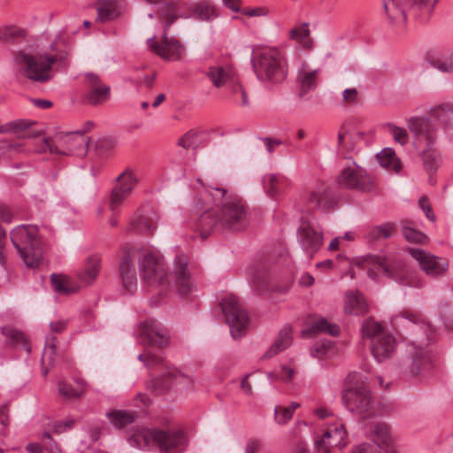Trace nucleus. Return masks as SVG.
I'll return each instance as SVG.
<instances>
[{
    "label": "nucleus",
    "instance_id": "55",
    "mask_svg": "<svg viewBox=\"0 0 453 453\" xmlns=\"http://www.w3.org/2000/svg\"><path fill=\"white\" fill-rule=\"evenodd\" d=\"M138 358L149 368L157 366L162 363V357L160 356L147 350L140 354Z\"/></svg>",
    "mask_w": 453,
    "mask_h": 453
},
{
    "label": "nucleus",
    "instance_id": "16",
    "mask_svg": "<svg viewBox=\"0 0 453 453\" xmlns=\"http://www.w3.org/2000/svg\"><path fill=\"white\" fill-rule=\"evenodd\" d=\"M140 341L143 345L162 349L169 344L167 329L157 319H147L140 325Z\"/></svg>",
    "mask_w": 453,
    "mask_h": 453
},
{
    "label": "nucleus",
    "instance_id": "33",
    "mask_svg": "<svg viewBox=\"0 0 453 453\" xmlns=\"http://www.w3.org/2000/svg\"><path fill=\"white\" fill-rule=\"evenodd\" d=\"M1 332L7 338V343L14 346L22 345L27 353L31 351V346L23 332L9 327H1Z\"/></svg>",
    "mask_w": 453,
    "mask_h": 453
},
{
    "label": "nucleus",
    "instance_id": "52",
    "mask_svg": "<svg viewBox=\"0 0 453 453\" xmlns=\"http://www.w3.org/2000/svg\"><path fill=\"white\" fill-rule=\"evenodd\" d=\"M171 374L175 381L174 386H179L180 389L189 388L194 384V379L191 376H188L179 370H172Z\"/></svg>",
    "mask_w": 453,
    "mask_h": 453
},
{
    "label": "nucleus",
    "instance_id": "5",
    "mask_svg": "<svg viewBox=\"0 0 453 453\" xmlns=\"http://www.w3.org/2000/svg\"><path fill=\"white\" fill-rule=\"evenodd\" d=\"M178 4L176 2L171 1L163 4L158 11V16L164 23L162 42L158 43L156 41V36H152L147 41L150 49L166 60H177L184 51L180 42L174 38L168 37L167 35L171 25L181 17L178 14Z\"/></svg>",
    "mask_w": 453,
    "mask_h": 453
},
{
    "label": "nucleus",
    "instance_id": "45",
    "mask_svg": "<svg viewBox=\"0 0 453 453\" xmlns=\"http://www.w3.org/2000/svg\"><path fill=\"white\" fill-rule=\"evenodd\" d=\"M26 31L16 26H4L0 27V42H14L18 38H23Z\"/></svg>",
    "mask_w": 453,
    "mask_h": 453
},
{
    "label": "nucleus",
    "instance_id": "36",
    "mask_svg": "<svg viewBox=\"0 0 453 453\" xmlns=\"http://www.w3.org/2000/svg\"><path fill=\"white\" fill-rule=\"evenodd\" d=\"M157 217L141 215L136 219L133 220L130 225L131 229H135L142 234H150L157 227Z\"/></svg>",
    "mask_w": 453,
    "mask_h": 453
},
{
    "label": "nucleus",
    "instance_id": "18",
    "mask_svg": "<svg viewBox=\"0 0 453 453\" xmlns=\"http://www.w3.org/2000/svg\"><path fill=\"white\" fill-rule=\"evenodd\" d=\"M347 432L342 424H331L320 438L315 441L319 453H330L334 448L342 449L347 445Z\"/></svg>",
    "mask_w": 453,
    "mask_h": 453
},
{
    "label": "nucleus",
    "instance_id": "38",
    "mask_svg": "<svg viewBox=\"0 0 453 453\" xmlns=\"http://www.w3.org/2000/svg\"><path fill=\"white\" fill-rule=\"evenodd\" d=\"M171 372L172 370H169L160 377L152 380V388L157 395H163L168 392L174 386L175 381L173 380V377H172Z\"/></svg>",
    "mask_w": 453,
    "mask_h": 453
},
{
    "label": "nucleus",
    "instance_id": "46",
    "mask_svg": "<svg viewBox=\"0 0 453 453\" xmlns=\"http://www.w3.org/2000/svg\"><path fill=\"white\" fill-rule=\"evenodd\" d=\"M193 14L203 21L210 20L217 16L214 6L208 2L197 4L193 10Z\"/></svg>",
    "mask_w": 453,
    "mask_h": 453
},
{
    "label": "nucleus",
    "instance_id": "11",
    "mask_svg": "<svg viewBox=\"0 0 453 453\" xmlns=\"http://www.w3.org/2000/svg\"><path fill=\"white\" fill-rule=\"evenodd\" d=\"M220 306L233 338H241L247 329L249 318L239 299L234 296H228L221 301Z\"/></svg>",
    "mask_w": 453,
    "mask_h": 453
},
{
    "label": "nucleus",
    "instance_id": "29",
    "mask_svg": "<svg viewBox=\"0 0 453 453\" xmlns=\"http://www.w3.org/2000/svg\"><path fill=\"white\" fill-rule=\"evenodd\" d=\"M328 334L332 336H337L340 328L336 324H330L326 319L319 318L311 323L306 330L303 331V334Z\"/></svg>",
    "mask_w": 453,
    "mask_h": 453
},
{
    "label": "nucleus",
    "instance_id": "57",
    "mask_svg": "<svg viewBox=\"0 0 453 453\" xmlns=\"http://www.w3.org/2000/svg\"><path fill=\"white\" fill-rule=\"evenodd\" d=\"M387 126L395 142H399L401 145L407 143L408 134L404 128L398 127L393 124H388Z\"/></svg>",
    "mask_w": 453,
    "mask_h": 453
},
{
    "label": "nucleus",
    "instance_id": "63",
    "mask_svg": "<svg viewBox=\"0 0 453 453\" xmlns=\"http://www.w3.org/2000/svg\"><path fill=\"white\" fill-rule=\"evenodd\" d=\"M68 324V320L59 319L50 323V330L53 333L60 334L65 330Z\"/></svg>",
    "mask_w": 453,
    "mask_h": 453
},
{
    "label": "nucleus",
    "instance_id": "7",
    "mask_svg": "<svg viewBox=\"0 0 453 453\" xmlns=\"http://www.w3.org/2000/svg\"><path fill=\"white\" fill-rule=\"evenodd\" d=\"M252 68L261 81L282 82L288 75V63L279 50L264 49L257 50L251 58Z\"/></svg>",
    "mask_w": 453,
    "mask_h": 453
},
{
    "label": "nucleus",
    "instance_id": "3",
    "mask_svg": "<svg viewBox=\"0 0 453 453\" xmlns=\"http://www.w3.org/2000/svg\"><path fill=\"white\" fill-rule=\"evenodd\" d=\"M188 258L185 254L178 255L173 261L171 275L165 271L163 258L151 252L144 253L140 259V274L150 285H166L175 288L180 296H187L192 290Z\"/></svg>",
    "mask_w": 453,
    "mask_h": 453
},
{
    "label": "nucleus",
    "instance_id": "9",
    "mask_svg": "<svg viewBox=\"0 0 453 453\" xmlns=\"http://www.w3.org/2000/svg\"><path fill=\"white\" fill-rule=\"evenodd\" d=\"M362 334L370 341L371 352L378 362L390 358L395 351L396 341L384 326L369 318L363 322Z\"/></svg>",
    "mask_w": 453,
    "mask_h": 453
},
{
    "label": "nucleus",
    "instance_id": "58",
    "mask_svg": "<svg viewBox=\"0 0 453 453\" xmlns=\"http://www.w3.org/2000/svg\"><path fill=\"white\" fill-rule=\"evenodd\" d=\"M74 425L75 420L73 418H68L64 420L56 422L53 426V430L57 434H62L72 429Z\"/></svg>",
    "mask_w": 453,
    "mask_h": 453
},
{
    "label": "nucleus",
    "instance_id": "51",
    "mask_svg": "<svg viewBox=\"0 0 453 453\" xmlns=\"http://www.w3.org/2000/svg\"><path fill=\"white\" fill-rule=\"evenodd\" d=\"M129 196L128 193L124 192L119 187H116L111 193V200H110V209L115 212L118 211L119 207L122 204L124 200Z\"/></svg>",
    "mask_w": 453,
    "mask_h": 453
},
{
    "label": "nucleus",
    "instance_id": "1",
    "mask_svg": "<svg viewBox=\"0 0 453 453\" xmlns=\"http://www.w3.org/2000/svg\"><path fill=\"white\" fill-rule=\"evenodd\" d=\"M202 198L207 207L197 219L195 230L202 239L212 232L228 229L238 232L249 226L250 213L241 197L222 188H206Z\"/></svg>",
    "mask_w": 453,
    "mask_h": 453
},
{
    "label": "nucleus",
    "instance_id": "54",
    "mask_svg": "<svg viewBox=\"0 0 453 453\" xmlns=\"http://www.w3.org/2000/svg\"><path fill=\"white\" fill-rule=\"evenodd\" d=\"M289 34L291 39L297 40L303 44H306V40H308L310 36L308 24L303 23L301 26L291 29Z\"/></svg>",
    "mask_w": 453,
    "mask_h": 453
},
{
    "label": "nucleus",
    "instance_id": "49",
    "mask_svg": "<svg viewBox=\"0 0 453 453\" xmlns=\"http://www.w3.org/2000/svg\"><path fill=\"white\" fill-rule=\"evenodd\" d=\"M50 280L54 290L59 294H70L75 291L68 285V280L62 275L53 273L50 276Z\"/></svg>",
    "mask_w": 453,
    "mask_h": 453
},
{
    "label": "nucleus",
    "instance_id": "62",
    "mask_svg": "<svg viewBox=\"0 0 453 453\" xmlns=\"http://www.w3.org/2000/svg\"><path fill=\"white\" fill-rule=\"evenodd\" d=\"M155 77L156 76L154 73L150 74V75L147 74L141 79L134 80V83L137 86H144L147 88H152L154 85Z\"/></svg>",
    "mask_w": 453,
    "mask_h": 453
},
{
    "label": "nucleus",
    "instance_id": "14",
    "mask_svg": "<svg viewBox=\"0 0 453 453\" xmlns=\"http://www.w3.org/2000/svg\"><path fill=\"white\" fill-rule=\"evenodd\" d=\"M342 400L349 411L357 414L368 412L373 405L371 392L364 384L353 385L344 389Z\"/></svg>",
    "mask_w": 453,
    "mask_h": 453
},
{
    "label": "nucleus",
    "instance_id": "39",
    "mask_svg": "<svg viewBox=\"0 0 453 453\" xmlns=\"http://www.w3.org/2000/svg\"><path fill=\"white\" fill-rule=\"evenodd\" d=\"M58 394L65 400L79 399L83 396L85 393L84 386L79 385L77 388L73 387L65 381L58 383Z\"/></svg>",
    "mask_w": 453,
    "mask_h": 453
},
{
    "label": "nucleus",
    "instance_id": "42",
    "mask_svg": "<svg viewBox=\"0 0 453 453\" xmlns=\"http://www.w3.org/2000/svg\"><path fill=\"white\" fill-rule=\"evenodd\" d=\"M426 60L430 65V66L439 70L441 73H453V61L450 58H441L433 54H428L426 57Z\"/></svg>",
    "mask_w": 453,
    "mask_h": 453
},
{
    "label": "nucleus",
    "instance_id": "44",
    "mask_svg": "<svg viewBox=\"0 0 453 453\" xmlns=\"http://www.w3.org/2000/svg\"><path fill=\"white\" fill-rule=\"evenodd\" d=\"M436 2L437 0H406L405 5L409 11L418 15L420 12L429 13Z\"/></svg>",
    "mask_w": 453,
    "mask_h": 453
},
{
    "label": "nucleus",
    "instance_id": "20",
    "mask_svg": "<svg viewBox=\"0 0 453 453\" xmlns=\"http://www.w3.org/2000/svg\"><path fill=\"white\" fill-rule=\"evenodd\" d=\"M298 241L303 250L311 257L319 250L322 245V234L317 231L311 223L302 222L298 229Z\"/></svg>",
    "mask_w": 453,
    "mask_h": 453
},
{
    "label": "nucleus",
    "instance_id": "8",
    "mask_svg": "<svg viewBox=\"0 0 453 453\" xmlns=\"http://www.w3.org/2000/svg\"><path fill=\"white\" fill-rule=\"evenodd\" d=\"M11 241L27 267L35 268L42 257L38 226L21 225L11 232Z\"/></svg>",
    "mask_w": 453,
    "mask_h": 453
},
{
    "label": "nucleus",
    "instance_id": "23",
    "mask_svg": "<svg viewBox=\"0 0 453 453\" xmlns=\"http://www.w3.org/2000/svg\"><path fill=\"white\" fill-rule=\"evenodd\" d=\"M383 14L391 26L401 27L406 22V13L398 0H381Z\"/></svg>",
    "mask_w": 453,
    "mask_h": 453
},
{
    "label": "nucleus",
    "instance_id": "40",
    "mask_svg": "<svg viewBox=\"0 0 453 453\" xmlns=\"http://www.w3.org/2000/svg\"><path fill=\"white\" fill-rule=\"evenodd\" d=\"M431 113L446 127L453 124V104L451 103L441 104L434 107Z\"/></svg>",
    "mask_w": 453,
    "mask_h": 453
},
{
    "label": "nucleus",
    "instance_id": "41",
    "mask_svg": "<svg viewBox=\"0 0 453 453\" xmlns=\"http://www.w3.org/2000/svg\"><path fill=\"white\" fill-rule=\"evenodd\" d=\"M57 343L58 340L55 336H50L46 339L45 348L42 355V366H54Z\"/></svg>",
    "mask_w": 453,
    "mask_h": 453
},
{
    "label": "nucleus",
    "instance_id": "37",
    "mask_svg": "<svg viewBox=\"0 0 453 453\" xmlns=\"http://www.w3.org/2000/svg\"><path fill=\"white\" fill-rule=\"evenodd\" d=\"M394 231L395 226L392 224L387 223L371 227L367 231L365 237L371 242H377L389 238Z\"/></svg>",
    "mask_w": 453,
    "mask_h": 453
},
{
    "label": "nucleus",
    "instance_id": "27",
    "mask_svg": "<svg viewBox=\"0 0 453 453\" xmlns=\"http://www.w3.org/2000/svg\"><path fill=\"white\" fill-rule=\"evenodd\" d=\"M100 258L91 256L87 258L84 268L77 273V278L83 285H89L96 279L100 270Z\"/></svg>",
    "mask_w": 453,
    "mask_h": 453
},
{
    "label": "nucleus",
    "instance_id": "12",
    "mask_svg": "<svg viewBox=\"0 0 453 453\" xmlns=\"http://www.w3.org/2000/svg\"><path fill=\"white\" fill-rule=\"evenodd\" d=\"M340 188L361 192L371 191L374 185L368 173L356 163L344 167L337 178Z\"/></svg>",
    "mask_w": 453,
    "mask_h": 453
},
{
    "label": "nucleus",
    "instance_id": "15",
    "mask_svg": "<svg viewBox=\"0 0 453 453\" xmlns=\"http://www.w3.org/2000/svg\"><path fill=\"white\" fill-rule=\"evenodd\" d=\"M364 263L367 267V274L372 279H376L379 273H382L396 281H403L405 266L402 263L391 264L384 257L372 255L365 257Z\"/></svg>",
    "mask_w": 453,
    "mask_h": 453
},
{
    "label": "nucleus",
    "instance_id": "60",
    "mask_svg": "<svg viewBox=\"0 0 453 453\" xmlns=\"http://www.w3.org/2000/svg\"><path fill=\"white\" fill-rule=\"evenodd\" d=\"M29 125L30 124L27 120L23 119H18L9 122L11 133L13 134H19L20 132L27 130Z\"/></svg>",
    "mask_w": 453,
    "mask_h": 453
},
{
    "label": "nucleus",
    "instance_id": "43",
    "mask_svg": "<svg viewBox=\"0 0 453 453\" xmlns=\"http://www.w3.org/2000/svg\"><path fill=\"white\" fill-rule=\"evenodd\" d=\"M402 233L404 238L409 242L424 244L427 241V237L422 232L411 226L408 221H402Z\"/></svg>",
    "mask_w": 453,
    "mask_h": 453
},
{
    "label": "nucleus",
    "instance_id": "28",
    "mask_svg": "<svg viewBox=\"0 0 453 453\" xmlns=\"http://www.w3.org/2000/svg\"><path fill=\"white\" fill-rule=\"evenodd\" d=\"M178 144L186 150L204 147L207 144L205 133L202 130L191 129L180 138Z\"/></svg>",
    "mask_w": 453,
    "mask_h": 453
},
{
    "label": "nucleus",
    "instance_id": "59",
    "mask_svg": "<svg viewBox=\"0 0 453 453\" xmlns=\"http://www.w3.org/2000/svg\"><path fill=\"white\" fill-rule=\"evenodd\" d=\"M233 93H234L236 100H238L240 98L241 104L242 106H247L249 104L248 95H247L246 91L237 82L233 87Z\"/></svg>",
    "mask_w": 453,
    "mask_h": 453
},
{
    "label": "nucleus",
    "instance_id": "53",
    "mask_svg": "<svg viewBox=\"0 0 453 453\" xmlns=\"http://www.w3.org/2000/svg\"><path fill=\"white\" fill-rule=\"evenodd\" d=\"M119 180L120 181V184L118 187L128 194L131 193L132 189L137 182L136 178L131 172L123 173L119 176Z\"/></svg>",
    "mask_w": 453,
    "mask_h": 453
},
{
    "label": "nucleus",
    "instance_id": "64",
    "mask_svg": "<svg viewBox=\"0 0 453 453\" xmlns=\"http://www.w3.org/2000/svg\"><path fill=\"white\" fill-rule=\"evenodd\" d=\"M242 13L249 17L264 16L267 13V10L263 7L247 8L242 11Z\"/></svg>",
    "mask_w": 453,
    "mask_h": 453
},
{
    "label": "nucleus",
    "instance_id": "31",
    "mask_svg": "<svg viewBox=\"0 0 453 453\" xmlns=\"http://www.w3.org/2000/svg\"><path fill=\"white\" fill-rule=\"evenodd\" d=\"M292 342L290 329L283 328L279 333L277 338L275 339L273 344L270 347V349L264 354V358H271L273 356L277 355L279 352L287 349Z\"/></svg>",
    "mask_w": 453,
    "mask_h": 453
},
{
    "label": "nucleus",
    "instance_id": "24",
    "mask_svg": "<svg viewBox=\"0 0 453 453\" xmlns=\"http://www.w3.org/2000/svg\"><path fill=\"white\" fill-rule=\"evenodd\" d=\"M207 77L216 88H221L226 84H231L233 87L237 82L233 70L230 67H223L219 65H213L208 68L206 72Z\"/></svg>",
    "mask_w": 453,
    "mask_h": 453
},
{
    "label": "nucleus",
    "instance_id": "2",
    "mask_svg": "<svg viewBox=\"0 0 453 453\" xmlns=\"http://www.w3.org/2000/svg\"><path fill=\"white\" fill-rule=\"evenodd\" d=\"M394 320L406 330L410 337L405 353L399 361L400 372L412 377L425 375L433 366L428 349L430 325L420 313L410 311L395 315Z\"/></svg>",
    "mask_w": 453,
    "mask_h": 453
},
{
    "label": "nucleus",
    "instance_id": "21",
    "mask_svg": "<svg viewBox=\"0 0 453 453\" xmlns=\"http://www.w3.org/2000/svg\"><path fill=\"white\" fill-rule=\"evenodd\" d=\"M305 200L309 204L320 210H328L334 203L328 187L324 183L318 184L315 188L307 191Z\"/></svg>",
    "mask_w": 453,
    "mask_h": 453
},
{
    "label": "nucleus",
    "instance_id": "32",
    "mask_svg": "<svg viewBox=\"0 0 453 453\" xmlns=\"http://www.w3.org/2000/svg\"><path fill=\"white\" fill-rule=\"evenodd\" d=\"M97 20L100 22H107L114 19L119 16L117 3L115 0L100 1L97 4Z\"/></svg>",
    "mask_w": 453,
    "mask_h": 453
},
{
    "label": "nucleus",
    "instance_id": "22",
    "mask_svg": "<svg viewBox=\"0 0 453 453\" xmlns=\"http://www.w3.org/2000/svg\"><path fill=\"white\" fill-rule=\"evenodd\" d=\"M408 127L418 140L425 139L428 145L435 141V128L428 119L411 118L408 121Z\"/></svg>",
    "mask_w": 453,
    "mask_h": 453
},
{
    "label": "nucleus",
    "instance_id": "6",
    "mask_svg": "<svg viewBox=\"0 0 453 453\" xmlns=\"http://www.w3.org/2000/svg\"><path fill=\"white\" fill-rule=\"evenodd\" d=\"M130 442L140 448L156 445L164 453H180L186 449L187 438L182 431L140 428L131 436Z\"/></svg>",
    "mask_w": 453,
    "mask_h": 453
},
{
    "label": "nucleus",
    "instance_id": "17",
    "mask_svg": "<svg viewBox=\"0 0 453 453\" xmlns=\"http://www.w3.org/2000/svg\"><path fill=\"white\" fill-rule=\"evenodd\" d=\"M410 255L418 261L420 269L428 276L437 278L442 276L449 268V263L443 257H437L429 251L409 248Z\"/></svg>",
    "mask_w": 453,
    "mask_h": 453
},
{
    "label": "nucleus",
    "instance_id": "25",
    "mask_svg": "<svg viewBox=\"0 0 453 453\" xmlns=\"http://www.w3.org/2000/svg\"><path fill=\"white\" fill-rule=\"evenodd\" d=\"M372 438L377 446L386 453H396L394 440L386 424L379 423L375 425L372 432Z\"/></svg>",
    "mask_w": 453,
    "mask_h": 453
},
{
    "label": "nucleus",
    "instance_id": "50",
    "mask_svg": "<svg viewBox=\"0 0 453 453\" xmlns=\"http://www.w3.org/2000/svg\"><path fill=\"white\" fill-rule=\"evenodd\" d=\"M264 188L267 194L274 196L280 191V180L276 174H267L263 178Z\"/></svg>",
    "mask_w": 453,
    "mask_h": 453
},
{
    "label": "nucleus",
    "instance_id": "61",
    "mask_svg": "<svg viewBox=\"0 0 453 453\" xmlns=\"http://www.w3.org/2000/svg\"><path fill=\"white\" fill-rule=\"evenodd\" d=\"M349 453H377V449L374 445L362 443L353 448Z\"/></svg>",
    "mask_w": 453,
    "mask_h": 453
},
{
    "label": "nucleus",
    "instance_id": "34",
    "mask_svg": "<svg viewBox=\"0 0 453 453\" xmlns=\"http://www.w3.org/2000/svg\"><path fill=\"white\" fill-rule=\"evenodd\" d=\"M377 159L380 165L386 169L392 170L395 173H398L401 169V163L396 157L395 151L390 148L381 150L377 155Z\"/></svg>",
    "mask_w": 453,
    "mask_h": 453
},
{
    "label": "nucleus",
    "instance_id": "35",
    "mask_svg": "<svg viewBox=\"0 0 453 453\" xmlns=\"http://www.w3.org/2000/svg\"><path fill=\"white\" fill-rule=\"evenodd\" d=\"M110 422L117 428H123L134 421V415L132 412L121 410H114L106 413Z\"/></svg>",
    "mask_w": 453,
    "mask_h": 453
},
{
    "label": "nucleus",
    "instance_id": "19",
    "mask_svg": "<svg viewBox=\"0 0 453 453\" xmlns=\"http://www.w3.org/2000/svg\"><path fill=\"white\" fill-rule=\"evenodd\" d=\"M85 82L88 87L87 99L92 105H98L105 103L111 94L109 86L104 84L99 76L93 73L85 74Z\"/></svg>",
    "mask_w": 453,
    "mask_h": 453
},
{
    "label": "nucleus",
    "instance_id": "4",
    "mask_svg": "<svg viewBox=\"0 0 453 453\" xmlns=\"http://www.w3.org/2000/svg\"><path fill=\"white\" fill-rule=\"evenodd\" d=\"M16 62L23 65L25 76L35 82L46 83L54 76V66L65 69L70 64L69 50L57 42L50 45L44 52L35 55L19 52Z\"/></svg>",
    "mask_w": 453,
    "mask_h": 453
},
{
    "label": "nucleus",
    "instance_id": "26",
    "mask_svg": "<svg viewBox=\"0 0 453 453\" xmlns=\"http://www.w3.org/2000/svg\"><path fill=\"white\" fill-rule=\"evenodd\" d=\"M319 73V70H311L306 66L298 71L297 81L300 86L299 94L301 97H304L309 91L317 88Z\"/></svg>",
    "mask_w": 453,
    "mask_h": 453
},
{
    "label": "nucleus",
    "instance_id": "30",
    "mask_svg": "<svg viewBox=\"0 0 453 453\" xmlns=\"http://www.w3.org/2000/svg\"><path fill=\"white\" fill-rule=\"evenodd\" d=\"M344 309L347 313L360 315L367 311L368 305L362 294L349 293L346 295Z\"/></svg>",
    "mask_w": 453,
    "mask_h": 453
},
{
    "label": "nucleus",
    "instance_id": "10",
    "mask_svg": "<svg viewBox=\"0 0 453 453\" xmlns=\"http://www.w3.org/2000/svg\"><path fill=\"white\" fill-rule=\"evenodd\" d=\"M88 147V137L80 131L71 133H59L53 138H43L42 150H49L57 155L83 156Z\"/></svg>",
    "mask_w": 453,
    "mask_h": 453
},
{
    "label": "nucleus",
    "instance_id": "56",
    "mask_svg": "<svg viewBox=\"0 0 453 453\" xmlns=\"http://www.w3.org/2000/svg\"><path fill=\"white\" fill-rule=\"evenodd\" d=\"M117 142L112 138H102L96 142V148L99 154L104 155L116 147Z\"/></svg>",
    "mask_w": 453,
    "mask_h": 453
},
{
    "label": "nucleus",
    "instance_id": "48",
    "mask_svg": "<svg viewBox=\"0 0 453 453\" xmlns=\"http://www.w3.org/2000/svg\"><path fill=\"white\" fill-rule=\"evenodd\" d=\"M422 158L426 171L429 174L434 173L436 171L439 164V157L436 151L430 148L425 150L422 154Z\"/></svg>",
    "mask_w": 453,
    "mask_h": 453
},
{
    "label": "nucleus",
    "instance_id": "47",
    "mask_svg": "<svg viewBox=\"0 0 453 453\" xmlns=\"http://www.w3.org/2000/svg\"><path fill=\"white\" fill-rule=\"evenodd\" d=\"M300 404L292 402L288 407H275V420L279 425H284L292 418L294 411L299 408Z\"/></svg>",
    "mask_w": 453,
    "mask_h": 453
},
{
    "label": "nucleus",
    "instance_id": "13",
    "mask_svg": "<svg viewBox=\"0 0 453 453\" xmlns=\"http://www.w3.org/2000/svg\"><path fill=\"white\" fill-rule=\"evenodd\" d=\"M140 252L134 249L125 247L119 253V273L124 289L132 293L137 287L136 262L140 261Z\"/></svg>",
    "mask_w": 453,
    "mask_h": 453
}]
</instances>
